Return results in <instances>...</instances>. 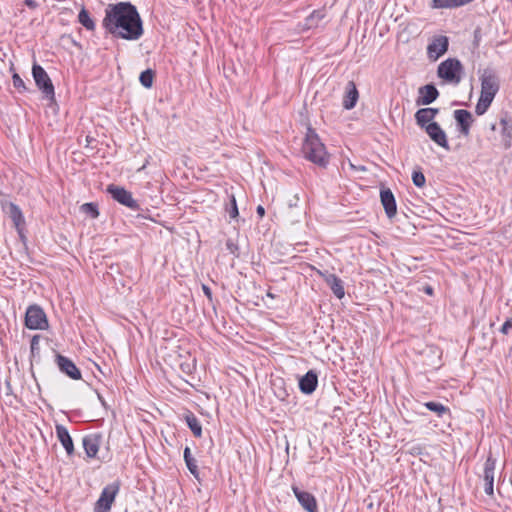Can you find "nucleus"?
<instances>
[{
    "mask_svg": "<svg viewBox=\"0 0 512 512\" xmlns=\"http://www.w3.org/2000/svg\"><path fill=\"white\" fill-rule=\"evenodd\" d=\"M512 328V319H507L502 325L500 331L503 334H508L509 330Z\"/></svg>",
    "mask_w": 512,
    "mask_h": 512,
    "instance_id": "nucleus-37",
    "label": "nucleus"
},
{
    "mask_svg": "<svg viewBox=\"0 0 512 512\" xmlns=\"http://www.w3.org/2000/svg\"><path fill=\"white\" fill-rule=\"evenodd\" d=\"M424 406L430 411L436 413L438 417H442L445 414H450V409L439 402H426L424 403Z\"/></svg>",
    "mask_w": 512,
    "mask_h": 512,
    "instance_id": "nucleus-28",
    "label": "nucleus"
},
{
    "mask_svg": "<svg viewBox=\"0 0 512 512\" xmlns=\"http://www.w3.org/2000/svg\"><path fill=\"white\" fill-rule=\"evenodd\" d=\"M415 121L417 125L422 129L426 128L428 125H430V123L435 122L426 108H421L416 111Z\"/></svg>",
    "mask_w": 512,
    "mask_h": 512,
    "instance_id": "nucleus-24",
    "label": "nucleus"
},
{
    "mask_svg": "<svg viewBox=\"0 0 512 512\" xmlns=\"http://www.w3.org/2000/svg\"><path fill=\"white\" fill-rule=\"evenodd\" d=\"M287 392L285 390H283V392H280L277 396L278 398H280L281 400H285L286 396H287Z\"/></svg>",
    "mask_w": 512,
    "mask_h": 512,
    "instance_id": "nucleus-43",
    "label": "nucleus"
},
{
    "mask_svg": "<svg viewBox=\"0 0 512 512\" xmlns=\"http://www.w3.org/2000/svg\"><path fill=\"white\" fill-rule=\"evenodd\" d=\"M32 75L35 81L36 86L39 88V90L42 91V93L45 95V97L49 100H54L55 98V91L54 86L52 84V81L50 77L48 76L47 72L44 70L42 66H40L37 63H34L32 66Z\"/></svg>",
    "mask_w": 512,
    "mask_h": 512,
    "instance_id": "nucleus-5",
    "label": "nucleus"
},
{
    "mask_svg": "<svg viewBox=\"0 0 512 512\" xmlns=\"http://www.w3.org/2000/svg\"><path fill=\"white\" fill-rule=\"evenodd\" d=\"M13 86L18 89L19 91L21 89L26 90V86L22 78L17 74L14 73L12 76Z\"/></svg>",
    "mask_w": 512,
    "mask_h": 512,
    "instance_id": "nucleus-35",
    "label": "nucleus"
},
{
    "mask_svg": "<svg viewBox=\"0 0 512 512\" xmlns=\"http://www.w3.org/2000/svg\"><path fill=\"white\" fill-rule=\"evenodd\" d=\"M493 97H490V96H487V95H483L480 93V98L476 104V107H475V112L477 115H483L487 110L488 108L490 107L492 101H493Z\"/></svg>",
    "mask_w": 512,
    "mask_h": 512,
    "instance_id": "nucleus-27",
    "label": "nucleus"
},
{
    "mask_svg": "<svg viewBox=\"0 0 512 512\" xmlns=\"http://www.w3.org/2000/svg\"><path fill=\"white\" fill-rule=\"evenodd\" d=\"M56 363H57L59 370L62 373H64L65 375H67L68 377H70L71 379H73V380L81 379L80 370L77 368V366L74 364V362L72 360H70L69 358H67L63 355L57 354L56 355Z\"/></svg>",
    "mask_w": 512,
    "mask_h": 512,
    "instance_id": "nucleus-12",
    "label": "nucleus"
},
{
    "mask_svg": "<svg viewBox=\"0 0 512 512\" xmlns=\"http://www.w3.org/2000/svg\"><path fill=\"white\" fill-rule=\"evenodd\" d=\"M184 460H185L186 466H187L188 470L190 471V473L193 476H195L196 478H198V475H199L198 466L196 464V460L191 455V450L189 447H186L184 449Z\"/></svg>",
    "mask_w": 512,
    "mask_h": 512,
    "instance_id": "nucleus-26",
    "label": "nucleus"
},
{
    "mask_svg": "<svg viewBox=\"0 0 512 512\" xmlns=\"http://www.w3.org/2000/svg\"><path fill=\"white\" fill-rule=\"evenodd\" d=\"M462 72L463 66L456 58L446 59L439 64L437 69V75L439 78H442L447 83L455 85L460 83Z\"/></svg>",
    "mask_w": 512,
    "mask_h": 512,
    "instance_id": "nucleus-3",
    "label": "nucleus"
},
{
    "mask_svg": "<svg viewBox=\"0 0 512 512\" xmlns=\"http://www.w3.org/2000/svg\"><path fill=\"white\" fill-rule=\"evenodd\" d=\"M107 192L118 203L134 211L140 210L138 202L133 199L132 194L125 188L111 184L107 187Z\"/></svg>",
    "mask_w": 512,
    "mask_h": 512,
    "instance_id": "nucleus-7",
    "label": "nucleus"
},
{
    "mask_svg": "<svg viewBox=\"0 0 512 512\" xmlns=\"http://www.w3.org/2000/svg\"><path fill=\"white\" fill-rule=\"evenodd\" d=\"M226 211L228 212L231 219H236L238 217L239 212L234 195L230 196V201L229 204H227L226 206Z\"/></svg>",
    "mask_w": 512,
    "mask_h": 512,
    "instance_id": "nucleus-32",
    "label": "nucleus"
},
{
    "mask_svg": "<svg viewBox=\"0 0 512 512\" xmlns=\"http://www.w3.org/2000/svg\"><path fill=\"white\" fill-rule=\"evenodd\" d=\"M320 275L323 277L326 284L330 287L333 294L338 299H342L345 295V290H344L342 280L335 274H331V273H320Z\"/></svg>",
    "mask_w": 512,
    "mask_h": 512,
    "instance_id": "nucleus-20",
    "label": "nucleus"
},
{
    "mask_svg": "<svg viewBox=\"0 0 512 512\" xmlns=\"http://www.w3.org/2000/svg\"><path fill=\"white\" fill-rule=\"evenodd\" d=\"M226 247L232 254H235V251L237 250V245L232 240H227Z\"/></svg>",
    "mask_w": 512,
    "mask_h": 512,
    "instance_id": "nucleus-38",
    "label": "nucleus"
},
{
    "mask_svg": "<svg viewBox=\"0 0 512 512\" xmlns=\"http://www.w3.org/2000/svg\"><path fill=\"white\" fill-rule=\"evenodd\" d=\"M439 96V92L433 84H427L419 88V97L416 100L417 105H429Z\"/></svg>",
    "mask_w": 512,
    "mask_h": 512,
    "instance_id": "nucleus-19",
    "label": "nucleus"
},
{
    "mask_svg": "<svg viewBox=\"0 0 512 512\" xmlns=\"http://www.w3.org/2000/svg\"><path fill=\"white\" fill-rule=\"evenodd\" d=\"M426 109L428 110L429 114L432 116L433 119H435V117L439 113L438 108H426Z\"/></svg>",
    "mask_w": 512,
    "mask_h": 512,
    "instance_id": "nucleus-41",
    "label": "nucleus"
},
{
    "mask_svg": "<svg viewBox=\"0 0 512 512\" xmlns=\"http://www.w3.org/2000/svg\"><path fill=\"white\" fill-rule=\"evenodd\" d=\"M495 129H496V125H495V124H492V125H491V130H493V131H494Z\"/></svg>",
    "mask_w": 512,
    "mask_h": 512,
    "instance_id": "nucleus-46",
    "label": "nucleus"
},
{
    "mask_svg": "<svg viewBox=\"0 0 512 512\" xmlns=\"http://www.w3.org/2000/svg\"><path fill=\"white\" fill-rule=\"evenodd\" d=\"M154 72L147 69L140 74L139 81L145 88H150L153 84Z\"/></svg>",
    "mask_w": 512,
    "mask_h": 512,
    "instance_id": "nucleus-30",
    "label": "nucleus"
},
{
    "mask_svg": "<svg viewBox=\"0 0 512 512\" xmlns=\"http://www.w3.org/2000/svg\"><path fill=\"white\" fill-rule=\"evenodd\" d=\"M40 335H34L31 339L30 349L32 356L39 352Z\"/></svg>",
    "mask_w": 512,
    "mask_h": 512,
    "instance_id": "nucleus-34",
    "label": "nucleus"
},
{
    "mask_svg": "<svg viewBox=\"0 0 512 512\" xmlns=\"http://www.w3.org/2000/svg\"><path fill=\"white\" fill-rule=\"evenodd\" d=\"M448 50V38L439 36L435 38L427 47L428 55L431 59H438Z\"/></svg>",
    "mask_w": 512,
    "mask_h": 512,
    "instance_id": "nucleus-17",
    "label": "nucleus"
},
{
    "mask_svg": "<svg viewBox=\"0 0 512 512\" xmlns=\"http://www.w3.org/2000/svg\"><path fill=\"white\" fill-rule=\"evenodd\" d=\"M256 212L260 217H263L265 215V209L261 205L257 207Z\"/></svg>",
    "mask_w": 512,
    "mask_h": 512,
    "instance_id": "nucleus-42",
    "label": "nucleus"
},
{
    "mask_svg": "<svg viewBox=\"0 0 512 512\" xmlns=\"http://www.w3.org/2000/svg\"><path fill=\"white\" fill-rule=\"evenodd\" d=\"M495 468H496V459L493 458L492 455L490 454L484 463L483 475H482L484 491L489 496H493V494H494Z\"/></svg>",
    "mask_w": 512,
    "mask_h": 512,
    "instance_id": "nucleus-9",
    "label": "nucleus"
},
{
    "mask_svg": "<svg viewBox=\"0 0 512 512\" xmlns=\"http://www.w3.org/2000/svg\"><path fill=\"white\" fill-rule=\"evenodd\" d=\"M25 326L31 330L47 329L49 324L44 310L38 305H31L25 314Z\"/></svg>",
    "mask_w": 512,
    "mask_h": 512,
    "instance_id": "nucleus-6",
    "label": "nucleus"
},
{
    "mask_svg": "<svg viewBox=\"0 0 512 512\" xmlns=\"http://www.w3.org/2000/svg\"><path fill=\"white\" fill-rule=\"evenodd\" d=\"M412 181L415 186L421 188L425 185L426 178L421 171H413Z\"/></svg>",
    "mask_w": 512,
    "mask_h": 512,
    "instance_id": "nucleus-33",
    "label": "nucleus"
},
{
    "mask_svg": "<svg viewBox=\"0 0 512 512\" xmlns=\"http://www.w3.org/2000/svg\"><path fill=\"white\" fill-rule=\"evenodd\" d=\"M292 490L298 502L306 511L317 512V502L315 497L311 493L302 491L296 486H293Z\"/></svg>",
    "mask_w": 512,
    "mask_h": 512,
    "instance_id": "nucleus-15",
    "label": "nucleus"
},
{
    "mask_svg": "<svg viewBox=\"0 0 512 512\" xmlns=\"http://www.w3.org/2000/svg\"><path fill=\"white\" fill-rule=\"evenodd\" d=\"M302 153L305 159L315 165L326 168L329 164V154L316 131L308 127L302 144Z\"/></svg>",
    "mask_w": 512,
    "mask_h": 512,
    "instance_id": "nucleus-2",
    "label": "nucleus"
},
{
    "mask_svg": "<svg viewBox=\"0 0 512 512\" xmlns=\"http://www.w3.org/2000/svg\"><path fill=\"white\" fill-rule=\"evenodd\" d=\"M56 436L59 442L62 444L68 456H72L75 452L73 440L69 434L67 428L61 424H57L56 427Z\"/></svg>",
    "mask_w": 512,
    "mask_h": 512,
    "instance_id": "nucleus-21",
    "label": "nucleus"
},
{
    "mask_svg": "<svg viewBox=\"0 0 512 512\" xmlns=\"http://www.w3.org/2000/svg\"><path fill=\"white\" fill-rule=\"evenodd\" d=\"M425 132L428 134L430 139L435 142L438 146L449 150V144L447 140V135L445 131L441 128V126L437 122H432L426 128H424Z\"/></svg>",
    "mask_w": 512,
    "mask_h": 512,
    "instance_id": "nucleus-11",
    "label": "nucleus"
},
{
    "mask_svg": "<svg viewBox=\"0 0 512 512\" xmlns=\"http://www.w3.org/2000/svg\"><path fill=\"white\" fill-rule=\"evenodd\" d=\"M500 124L502 126V133L504 136H507L508 138L511 137V127L508 125V121L506 118H501Z\"/></svg>",
    "mask_w": 512,
    "mask_h": 512,
    "instance_id": "nucleus-36",
    "label": "nucleus"
},
{
    "mask_svg": "<svg viewBox=\"0 0 512 512\" xmlns=\"http://www.w3.org/2000/svg\"><path fill=\"white\" fill-rule=\"evenodd\" d=\"M24 4L31 9H35L38 7V3L35 0H25Z\"/></svg>",
    "mask_w": 512,
    "mask_h": 512,
    "instance_id": "nucleus-39",
    "label": "nucleus"
},
{
    "mask_svg": "<svg viewBox=\"0 0 512 512\" xmlns=\"http://www.w3.org/2000/svg\"><path fill=\"white\" fill-rule=\"evenodd\" d=\"M78 20L87 30L93 31L95 29V23L91 19L90 15L86 9L83 8L79 12Z\"/></svg>",
    "mask_w": 512,
    "mask_h": 512,
    "instance_id": "nucleus-29",
    "label": "nucleus"
},
{
    "mask_svg": "<svg viewBox=\"0 0 512 512\" xmlns=\"http://www.w3.org/2000/svg\"><path fill=\"white\" fill-rule=\"evenodd\" d=\"M2 208L5 213L12 220L14 227L16 228L20 237H23V230L25 226L24 216L21 209L13 202L2 203Z\"/></svg>",
    "mask_w": 512,
    "mask_h": 512,
    "instance_id": "nucleus-10",
    "label": "nucleus"
},
{
    "mask_svg": "<svg viewBox=\"0 0 512 512\" xmlns=\"http://www.w3.org/2000/svg\"><path fill=\"white\" fill-rule=\"evenodd\" d=\"M119 490L120 481L118 480L105 486L95 503L94 512H109Z\"/></svg>",
    "mask_w": 512,
    "mask_h": 512,
    "instance_id": "nucleus-4",
    "label": "nucleus"
},
{
    "mask_svg": "<svg viewBox=\"0 0 512 512\" xmlns=\"http://www.w3.org/2000/svg\"><path fill=\"white\" fill-rule=\"evenodd\" d=\"M81 210L83 213L89 215L91 218L95 219L99 216V211L97 205L94 203H85L81 206Z\"/></svg>",
    "mask_w": 512,
    "mask_h": 512,
    "instance_id": "nucleus-31",
    "label": "nucleus"
},
{
    "mask_svg": "<svg viewBox=\"0 0 512 512\" xmlns=\"http://www.w3.org/2000/svg\"><path fill=\"white\" fill-rule=\"evenodd\" d=\"M102 436L98 433L88 434L83 437L82 445L88 458H95L99 451Z\"/></svg>",
    "mask_w": 512,
    "mask_h": 512,
    "instance_id": "nucleus-13",
    "label": "nucleus"
},
{
    "mask_svg": "<svg viewBox=\"0 0 512 512\" xmlns=\"http://www.w3.org/2000/svg\"><path fill=\"white\" fill-rule=\"evenodd\" d=\"M318 385V374L314 370H309L299 380V389L304 394H312Z\"/></svg>",
    "mask_w": 512,
    "mask_h": 512,
    "instance_id": "nucleus-18",
    "label": "nucleus"
},
{
    "mask_svg": "<svg viewBox=\"0 0 512 512\" xmlns=\"http://www.w3.org/2000/svg\"><path fill=\"white\" fill-rule=\"evenodd\" d=\"M185 420L193 435L200 438L202 436V426L197 417L193 413H189L185 416Z\"/></svg>",
    "mask_w": 512,
    "mask_h": 512,
    "instance_id": "nucleus-25",
    "label": "nucleus"
},
{
    "mask_svg": "<svg viewBox=\"0 0 512 512\" xmlns=\"http://www.w3.org/2000/svg\"><path fill=\"white\" fill-rule=\"evenodd\" d=\"M481 94L495 97L500 88V81L493 70L486 69L480 76Z\"/></svg>",
    "mask_w": 512,
    "mask_h": 512,
    "instance_id": "nucleus-8",
    "label": "nucleus"
},
{
    "mask_svg": "<svg viewBox=\"0 0 512 512\" xmlns=\"http://www.w3.org/2000/svg\"><path fill=\"white\" fill-rule=\"evenodd\" d=\"M325 17V13L322 10L313 11L304 21L303 29L309 30L318 27L320 21Z\"/></svg>",
    "mask_w": 512,
    "mask_h": 512,
    "instance_id": "nucleus-23",
    "label": "nucleus"
},
{
    "mask_svg": "<svg viewBox=\"0 0 512 512\" xmlns=\"http://www.w3.org/2000/svg\"><path fill=\"white\" fill-rule=\"evenodd\" d=\"M380 200L388 218H393L397 213L395 197L389 188H381Z\"/></svg>",
    "mask_w": 512,
    "mask_h": 512,
    "instance_id": "nucleus-14",
    "label": "nucleus"
},
{
    "mask_svg": "<svg viewBox=\"0 0 512 512\" xmlns=\"http://www.w3.org/2000/svg\"><path fill=\"white\" fill-rule=\"evenodd\" d=\"M432 291H433V290H432V288H431V287H427V288L425 289V292H426L427 294H430V295L432 294Z\"/></svg>",
    "mask_w": 512,
    "mask_h": 512,
    "instance_id": "nucleus-44",
    "label": "nucleus"
},
{
    "mask_svg": "<svg viewBox=\"0 0 512 512\" xmlns=\"http://www.w3.org/2000/svg\"><path fill=\"white\" fill-rule=\"evenodd\" d=\"M202 290H203L204 294L211 300L212 299L211 289L208 286L203 285Z\"/></svg>",
    "mask_w": 512,
    "mask_h": 512,
    "instance_id": "nucleus-40",
    "label": "nucleus"
},
{
    "mask_svg": "<svg viewBox=\"0 0 512 512\" xmlns=\"http://www.w3.org/2000/svg\"><path fill=\"white\" fill-rule=\"evenodd\" d=\"M267 296H268V297H270V298H272V299H273V298H275V295H274V294H272L271 292H267Z\"/></svg>",
    "mask_w": 512,
    "mask_h": 512,
    "instance_id": "nucleus-45",
    "label": "nucleus"
},
{
    "mask_svg": "<svg viewBox=\"0 0 512 512\" xmlns=\"http://www.w3.org/2000/svg\"><path fill=\"white\" fill-rule=\"evenodd\" d=\"M102 26L113 37L129 41L140 39L144 33L140 14L130 2L108 4Z\"/></svg>",
    "mask_w": 512,
    "mask_h": 512,
    "instance_id": "nucleus-1",
    "label": "nucleus"
},
{
    "mask_svg": "<svg viewBox=\"0 0 512 512\" xmlns=\"http://www.w3.org/2000/svg\"><path fill=\"white\" fill-rule=\"evenodd\" d=\"M454 118L459 127V132L464 136H468L473 122L472 114L467 110L458 109L454 111Z\"/></svg>",
    "mask_w": 512,
    "mask_h": 512,
    "instance_id": "nucleus-16",
    "label": "nucleus"
},
{
    "mask_svg": "<svg viewBox=\"0 0 512 512\" xmlns=\"http://www.w3.org/2000/svg\"><path fill=\"white\" fill-rule=\"evenodd\" d=\"M359 98L357 87L353 81H349L346 86L345 96L343 99V107L350 110L355 107Z\"/></svg>",
    "mask_w": 512,
    "mask_h": 512,
    "instance_id": "nucleus-22",
    "label": "nucleus"
}]
</instances>
